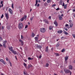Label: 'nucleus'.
<instances>
[{"mask_svg": "<svg viewBox=\"0 0 75 75\" xmlns=\"http://www.w3.org/2000/svg\"><path fill=\"white\" fill-rule=\"evenodd\" d=\"M37 7H39L40 6V4H38L37 5Z\"/></svg>", "mask_w": 75, "mask_h": 75, "instance_id": "nucleus-61", "label": "nucleus"}, {"mask_svg": "<svg viewBox=\"0 0 75 75\" xmlns=\"http://www.w3.org/2000/svg\"><path fill=\"white\" fill-rule=\"evenodd\" d=\"M59 10V8H57L56 9L57 11H58V10Z\"/></svg>", "mask_w": 75, "mask_h": 75, "instance_id": "nucleus-54", "label": "nucleus"}, {"mask_svg": "<svg viewBox=\"0 0 75 75\" xmlns=\"http://www.w3.org/2000/svg\"><path fill=\"white\" fill-rule=\"evenodd\" d=\"M49 20H51V16H49V17L48 18Z\"/></svg>", "mask_w": 75, "mask_h": 75, "instance_id": "nucleus-47", "label": "nucleus"}, {"mask_svg": "<svg viewBox=\"0 0 75 75\" xmlns=\"http://www.w3.org/2000/svg\"><path fill=\"white\" fill-rule=\"evenodd\" d=\"M12 52L15 54V55H16L17 54V52L14 51L13 50L12 51Z\"/></svg>", "mask_w": 75, "mask_h": 75, "instance_id": "nucleus-10", "label": "nucleus"}, {"mask_svg": "<svg viewBox=\"0 0 75 75\" xmlns=\"http://www.w3.org/2000/svg\"><path fill=\"white\" fill-rule=\"evenodd\" d=\"M33 18H34V17H32L31 18H30V20L31 21H32V20H33Z\"/></svg>", "mask_w": 75, "mask_h": 75, "instance_id": "nucleus-45", "label": "nucleus"}, {"mask_svg": "<svg viewBox=\"0 0 75 75\" xmlns=\"http://www.w3.org/2000/svg\"><path fill=\"white\" fill-rule=\"evenodd\" d=\"M1 75H4V74H3V73H1Z\"/></svg>", "mask_w": 75, "mask_h": 75, "instance_id": "nucleus-64", "label": "nucleus"}, {"mask_svg": "<svg viewBox=\"0 0 75 75\" xmlns=\"http://www.w3.org/2000/svg\"><path fill=\"white\" fill-rule=\"evenodd\" d=\"M28 27V25H26L25 27V28H27Z\"/></svg>", "mask_w": 75, "mask_h": 75, "instance_id": "nucleus-53", "label": "nucleus"}, {"mask_svg": "<svg viewBox=\"0 0 75 75\" xmlns=\"http://www.w3.org/2000/svg\"><path fill=\"white\" fill-rule=\"evenodd\" d=\"M24 66L25 67V68H26V67H27V64H26L25 63H23Z\"/></svg>", "mask_w": 75, "mask_h": 75, "instance_id": "nucleus-35", "label": "nucleus"}, {"mask_svg": "<svg viewBox=\"0 0 75 75\" xmlns=\"http://www.w3.org/2000/svg\"><path fill=\"white\" fill-rule=\"evenodd\" d=\"M73 12H75V9H74L73 10Z\"/></svg>", "mask_w": 75, "mask_h": 75, "instance_id": "nucleus-63", "label": "nucleus"}, {"mask_svg": "<svg viewBox=\"0 0 75 75\" xmlns=\"http://www.w3.org/2000/svg\"><path fill=\"white\" fill-rule=\"evenodd\" d=\"M21 39H23V36L22 35H21Z\"/></svg>", "mask_w": 75, "mask_h": 75, "instance_id": "nucleus-55", "label": "nucleus"}, {"mask_svg": "<svg viewBox=\"0 0 75 75\" xmlns=\"http://www.w3.org/2000/svg\"><path fill=\"white\" fill-rule=\"evenodd\" d=\"M13 48H12V47H9V50H10L11 52H12L13 50Z\"/></svg>", "mask_w": 75, "mask_h": 75, "instance_id": "nucleus-16", "label": "nucleus"}, {"mask_svg": "<svg viewBox=\"0 0 75 75\" xmlns=\"http://www.w3.org/2000/svg\"><path fill=\"white\" fill-rule=\"evenodd\" d=\"M23 73H24V75H26V73L25 72H23Z\"/></svg>", "mask_w": 75, "mask_h": 75, "instance_id": "nucleus-62", "label": "nucleus"}, {"mask_svg": "<svg viewBox=\"0 0 75 75\" xmlns=\"http://www.w3.org/2000/svg\"><path fill=\"white\" fill-rule=\"evenodd\" d=\"M9 62L10 64V65L11 66H11H12V64H11V63L10 62V61L9 60Z\"/></svg>", "mask_w": 75, "mask_h": 75, "instance_id": "nucleus-34", "label": "nucleus"}, {"mask_svg": "<svg viewBox=\"0 0 75 75\" xmlns=\"http://www.w3.org/2000/svg\"><path fill=\"white\" fill-rule=\"evenodd\" d=\"M33 58H31L30 57H28V60H33Z\"/></svg>", "mask_w": 75, "mask_h": 75, "instance_id": "nucleus-30", "label": "nucleus"}, {"mask_svg": "<svg viewBox=\"0 0 75 75\" xmlns=\"http://www.w3.org/2000/svg\"><path fill=\"white\" fill-rule=\"evenodd\" d=\"M64 30H66V31H68V29L67 28H64Z\"/></svg>", "mask_w": 75, "mask_h": 75, "instance_id": "nucleus-57", "label": "nucleus"}, {"mask_svg": "<svg viewBox=\"0 0 75 75\" xmlns=\"http://www.w3.org/2000/svg\"><path fill=\"white\" fill-rule=\"evenodd\" d=\"M8 11L10 13L12 14H13V11L11 9H10V8H9V9L8 10Z\"/></svg>", "mask_w": 75, "mask_h": 75, "instance_id": "nucleus-6", "label": "nucleus"}, {"mask_svg": "<svg viewBox=\"0 0 75 75\" xmlns=\"http://www.w3.org/2000/svg\"><path fill=\"white\" fill-rule=\"evenodd\" d=\"M4 60L3 59H0V61L1 62H2V61H3Z\"/></svg>", "mask_w": 75, "mask_h": 75, "instance_id": "nucleus-51", "label": "nucleus"}, {"mask_svg": "<svg viewBox=\"0 0 75 75\" xmlns=\"http://www.w3.org/2000/svg\"><path fill=\"white\" fill-rule=\"evenodd\" d=\"M69 25L70 28H72L73 27V25H74V24L72 23H69Z\"/></svg>", "mask_w": 75, "mask_h": 75, "instance_id": "nucleus-9", "label": "nucleus"}, {"mask_svg": "<svg viewBox=\"0 0 75 75\" xmlns=\"http://www.w3.org/2000/svg\"><path fill=\"white\" fill-rule=\"evenodd\" d=\"M6 61H8V57H6Z\"/></svg>", "mask_w": 75, "mask_h": 75, "instance_id": "nucleus-48", "label": "nucleus"}, {"mask_svg": "<svg viewBox=\"0 0 75 75\" xmlns=\"http://www.w3.org/2000/svg\"><path fill=\"white\" fill-rule=\"evenodd\" d=\"M59 20H62L63 19L62 17L60 15H59Z\"/></svg>", "mask_w": 75, "mask_h": 75, "instance_id": "nucleus-7", "label": "nucleus"}, {"mask_svg": "<svg viewBox=\"0 0 75 75\" xmlns=\"http://www.w3.org/2000/svg\"><path fill=\"white\" fill-rule=\"evenodd\" d=\"M51 0H47V3H50V2H51Z\"/></svg>", "mask_w": 75, "mask_h": 75, "instance_id": "nucleus-28", "label": "nucleus"}, {"mask_svg": "<svg viewBox=\"0 0 75 75\" xmlns=\"http://www.w3.org/2000/svg\"><path fill=\"white\" fill-rule=\"evenodd\" d=\"M67 4H65L64 6V8L65 9L67 8Z\"/></svg>", "mask_w": 75, "mask_h": 75, "instance_id": "nucleus-43", "label": "nucleus"}, {"mask_svg": "<svg viewBox=\"0 0 75 75\" xmlns=\"http://www.w3.org/2000/svg\"><path fill=\"white\" fill-rule=\"evenodd\" d=\"M64 71L66 74H68V73H69L71 75V74H72L71 71L68 69H65L64 70Z\"/></svg>", "mask_w": 75, "mask_h": 75, "instance_id": "nucleus-1", "label": "nucleus"}, {"mask_svg": "<svg viewBox=\"0 0 75 75\" xmlns=\"http://www.w3.org/2000/svg\"><path fill=\"white\" fill-rule=\"evenodd\" d=\"M5 16L6 18V19L8 20V13H5Z\"/></svg>", "mask_w": 75, "mask_h": 75, "instance_id": "nucleus-5", "label": "nucleus"}, {"mask_svg": "<svg viewBox=\"0 0 75 75\" xmlns=\"http://www.w3.org/2000/svg\"><path fill=\"white\" fill-rule=\"evenodd\" d=\"M40 32H41V33H45V28H41L40 30Z\"/></svg>", "mask_w": 75, "mask_h": 75, "instance_id": "nucleus-4", "label": "nucleus"}, {"mask_svg": "<svg viewBox=\"0 0 75 75\" xmlns=\"http://www.w3.org/2000/svg\"><path fill=\"white\" fill-rule=\"evenodd\" d=\"M35 36V34L34 33H32V37H34Z\"/></svg>", "mask_w": 75, "mask_h": 75, "instance_id": "nucleus-26", "label": "nucleus"}, {"mask_svg": "<svg viewBox=\"0 0 75 75\" xmlns=\"http://www.w3.org/2000/svg\"><path fill=\"white\" fill-rule=\"evenodd\" d=\"M3 1H1V4L2 5V7H3Z\"/></svg>", "mask_w": 75, "mask_h": 75, "instance_id": "nucleus-19", "label": "nucleus"}, {"mask_svg": "<svg viewBox=\"0 0 75 75\" xmlns=\"http://www.w3.org/2000/svg\"><path fill=\"white\" fill-rule=\"evenodd\" d=\"M28 68H31V67H33V66H32L31 64H29L28 65Z\"/></svg>", "mask_w": 75, "mask_h": 75, "instance_id": "nucleus-23", "label": "nucleus"}, {"mask_svg": "<svg viewBox=\"0 0 75 75\" xmlns=\"http://www.w3.org/2000/svg\"><path fill=\"white\" fill-rule=\"evenodd\" d=\"M65 27H67V28H69V25L68 24H66L65 25Z\"/></svg>", "mask_w": 75, "mask_h": 75, "instance_id": "nucleus-22", "label": "nucleus"}, {"mask_svg": "<svg viewBox=\"0 0 75 75\" xmlns=\"http://www.w3.org/2000/svg\"><path fill=\"white\" fill-rule=\"evenodd\" d=\"M64 33L65 34V35H69V34L67 32L65 31V30L63 31Z\"/></svg>", "mask_w": 75, "mask_h": 75, "instance_id": "nucleus-11", "label": "nucleus"}, {"mask_svg": "<svg viewBox=\"0 0 75 75\" xmlns=\"http://www.w3.org/2000/svg\"><path fill=\"white\" fill-rule=\"evenodd\" d=\"M69 0H67V3H69Z\"/></svg>", "mask_w": 75, "mask_h": 75, "instance_id": "nucleus-58", "label": "nucleus"}, {"mask_svg": "<svg viewBox=\"0 0 75 75\" xmlns=\"http://www.w3.org/2000/svg\"><path fill=\"white\" fill-rule=\"evenodd\" d=\"M38 38L37 37H35V39L36 41H37V40H38Z\"/></svg>", "mask_w": 75, "mask_h": 75, "instance_id": "nucleus-32", "label": "nucleus"}, {"mask_svg": "<svg viewBox=\"0 0 75 75\" xmlns=\"http://www.w3.org/2000/svg\"><path fill=\"white\" fill-rule=\"evenodd\" d=\"M27 17L26 16H25L24 17L25 20V19H26L27 18Z\"/></svg>", "mask_w": 75, "mask_h": 75, "instance_id": "nucleus-46", "label": "nucleus"}, {"mask_svg": "<svg viewBox=\"0 0 75 75\" xmlns=\"http://www.w3.org/2000/svg\"><path fill=\"white\" fill-rule=\"evenodd\" d=\"M59 44L58 43L56 45V47H59Z\"/></svg>", "mask_w": 75, "mask_h": 75, "instance_id": "nucleus-33", "label": "nucleus"}, {"mask_svg": "<svg viewBox=\"0 0 75 75\" xmlns=\"http://www.w3.org/2000/svg\"><path fill=\"white\" fill-rule=\"evenodd\" d=\"M55 54L56 56H59V54L58 53H55Z\"/></svg>", "mask_w": 75, "mask_h": 75, "instance_id": "nucleus-42", "label": "nucleus"}, {"mask_svg": "<svg viewBox=\"0 0 75 75\" xmlns=\"http://www.w3.org/2000/svg\"><path fill=\"white\" fill-rule=\"evenodd\" d=\"M53 28V26H50L49 27V29L50 30H51Z\"/></svg>", "mask_w": 75, "mask_h": 75, "instance_id": "nucleus-12", "label": "nucleus"}, {"mask_svg": "<svg viewBox=\"0 0 75 75\" xmlns=\"http://www.w3.org/2000/svg\"><path fill=\"white\" fill-rule=\"evenodd\" d=\"M37 48H40H40H41V47L40 46H37Z\"/></svg>", "mask_w": 75, "mask_h": 75, "instance_id": "nucleus-31", "label": "nucleus"}, {"mask_svg": "<svg viewBox=\"0 0 75 75\" xmlns=\"http://www.w3.org/2000/svg\"><path fill=\"white\" fill-rule=\"evenodd\" d=\"M23 23H19L18 26L19 29H21L23 28Z\"/></svg>", "mask_w": 75, "mask_h": 75, "instance_id": "nucleus-2", "label": "nucleus"}, {"mask_svg": "<svg viewBox=\"0 0 75 75\" xmlns=\"http://www.w3.org/2000/svg\"><path fill=\"white\" fill-rule=\"evenodd\" d=\"M56 6V4H54L53 5H52V7H55V6Z\"/></svg>", "mask_w": 75, "mask_h": 75, "instance_id": "nucleus-52", "label": "nucleus"}, {"mask_svg": "<svg viewBox=\"0 0 75 75\" xmlns=\"http://www.w3.org/2000/svg\"><path fill=\"white\" fill-rule=\"evenodd\" d=\"M2 62L3 64H4V65L6 64V62L4 60L3 61H2Z\"/></svg>", "mask_w": 75, "mask_h": 75, "instance_id": "nucleus-40", "label": "nucleus"}, {"mask_svg": "<svg viewBox=\"0 0 75 75\" xmlns=\"http://www.w3.org/2000/svg\"><path fill=\"white\" fill-rule=\"evenodd\" d=\"M41 57H42V56H41V55H40L39 56V58H41Z\"/></svg>", "mask_w": 75, "mask_h": 75, "instance_id": "nucleus-56", "label": "nucleus"}, {"mask_svg": "<svg viewBox=\"0 0 75 75\" xmlns=\"http://www.w3.org/2000/svg\"><path fill=\"white\" fill-rule=\"evenodd\" d=\"M68 59V56H66L65 57V61H67V60Z\"/></svg>", "mask_w": 75, "mask_h": 75, "instance_id": "nucleus-18", "label": "nucleus"}, {"mask_svg": "<svg viewBox=\"0 0 75 75\" xmlns=\"http://www.w3.org/2000/svg\"><path fill=\"white\" fill-rule=\"evenodd\" d=\"M43 21L45 22V23H48V21H47V20H43Z\"/></svg>", "mask_w": 75, "mask_h": 75, "instance_id": "nucleus-20", "label": "nucleus"}, {"mask_svg": "<svg viewBox=\"0 0 75 75\" xmlns=\"http://www.w3.org/2000/svg\"><path fill=\"white\" fill-rule=\"evenodd\" d=\"M3 46L4 47V48H6V45L4 44H3Z\"/></svg>", "mask_w": 75, "mask_h": 75, "instance_id": "nucleus-39", "label": "nucleus"}, {"mask_svg": "<svg viewBox=\"0 0 75 75\" xmlns=\"http://www.w3.org/2000/svg\"><path fill=\"white\" fill-rule=\"evenodd\" d=\"M3 10H5V7H4L3 8Z\"/></svg>", "mask_w": 75, "mask_h": 75, "instance_id": "nucleus-60", "label": "nucleus"}, {"mask_svg": "<svg viewBox=\"0 0 75 75\" xmlns=\"http://www.w3.org/2000/svg\"><path fill=\"white\" fill-rule=\"evenodd\" d=\"M11 7H12V8H14V4H12Z\"/></svg>", "mask_w": 75, "mask_h": 75, "instance_id": "nucleus-37", "label": "nucleus"}, {"mask_svg": "<svg viewBox=\"0 0 75 75\" xmlns=\"http://www.w3.org/2000/svg\"><path fill=\"white\" fill-rule=\"evenodd\" d=\"M54 24H55L56 27H57L58 25V23H57V21H55L54 22Z\"/></svg>", "mask_w": 75, "mask_h": 75, "instance_id": "nucleus-8", "label": "nucleus"}, {"mask_svg": "<svg viewBox=\"0 0 75 75\" xmlns=\"http://www.w3.org/2000/svg\"><path fill=\"white\" fill-rule=\"evenodd\" d=\"M69 69L71 70L72 69V66L71 65H70L69 66Z\"/></svg>", "mask_w": 75, "mask_h": 75, "instance_id": "nucleus-13", "label": "nucleus"}, {"mask_svg": "<svg viewBox=\"0 0 75 75\" xmlns=\"http://www.w3.org/2000/svg\"><path fill=\"white\" fill-rule=\"evenodd\" d=\"M65 49L64 48L62 50L61 52H65Z\"/></svg>", "mask_w": 75, "mask_h": 75, "instance_id": "nucleus-29", "label": "nucleus"}, {"mask_svg": "<svg viewBox=\"0 0 75 75\" xmlns=\"http://www.w3.org/2000/svg\"><path fill=\"white\" fill-rule=\"evenodd\" d=\"M7 28H8V30H10V26H7Z\"/></svg>", "mask_w": 75, "mask_h": 75, "instance_id": "nucleus-27", "label": "nucleus"}, {"mask_svg": "<svg viewBox=\"0 0 75 75\" xmlns=\"http://www.w3.org/2000/svg\"><path fill=\"white\" fill-rule=\"evenodd\" d=\"M19 41L20 42H21V43L22 45H23V41H22V40L20 39V40H19Z\"/></svg>", "mask_w": 75, "mask_h": 75, "instance_id": "nucleus-14", "label": "nucleus"}, {"mask_svg": "<svg viewBox=\"0 0 75 75\" xmlns=\"http://www.w3.org/2000/svg\"><path fill=\"white\" fill-rule=\"evenodd\" d=\"M72 35L73 38H75V34H73Z\"/></svg>", "mask_w": 75, "mask_h": 75, "instance_id": "nucleus-41", "label": "nucleus"}, {"mask_svg": "<svg viewBox=\"0 0 75 75\" xmlns=\"http://www.w3.org/2000/svg\"><path fill=\"white\" fill-rule=\"evenodd\" d=\"M48 46L46 48V50L45 51L46 52H48Z\"/></svg>", "mask_w": 75, "mask_h": 75, "instance_id": "nucleus-17", "label": "nucleus"}, {"mask_svg": "<svg viewBox=\"0 0 75 75\" xmlns=\"http://www.w3.org/2000/svg\"><path fill=\"white\" fill-rule=\"evenodd\" d=\"M58 33H59V34H61L62 33V30H60L57 31Z\"/></svg>", "mask_w": 75, "mask_h": 75, "instance_id": "nucleus-15", "label": "nucleus"}, {"mask_svg": "<svg viewBox=\"0 0 75 75\" xmlns=\"http://www.w3.org/2000/svg\"><path fill=\"white\" fill-rule=\"evenodd\" d=\"M1 47H3V45H1V44H0V50H1Z\"/></svg>", "mask_w": 75, "mask_h": 75, "instance_id": "nucleus-44", "label": "nucleus"}, {"mask_svg": "<svg viewBox=\"0 0 75 75\" xmlns=\"http://www.w3.org/2000/svg\"><path fill=\"white\" fill-rule=\"evenodd\" d=\"M72 21L71 20H70L69 21V23H72Z\"/></svg>", "mask_w": 75, "mask_h": 75, "instance_id": "nucleus-49", "label": "nucleus"}, {"mask_svg": "<svg viewBox=\"0 0 75 75\" xmlns=\"http://www.w3.org/2000/svg\"><path fill=\"white\" fill-rule=\"evenodd\" d=\"M45 6H47V3H45L44 4Z\"/></svg>", "mask_w": 75, "mask_h": 75, "instance_id": "nucleus-59", "label": "nucleus"}, {"mask_svg": "<svg viewBox=\"0 0 75 75\" xmlns=\"http://www.w3.org/2000/svg\"><path fill=\"white\" fill-rule=\"evenodd\" d=\"M2 40H3L2 37H1V36H0V41H2Z\"/></svg>", "mask_w": 75, "mask_h": 75, "instance_id": "nucleus-36", "label": "nucleus"}, {"mask_svg": "<svg viewBox=\"0 0 75 75\" xmlns=\"http://www.w3.org/2000/svg\"><path fill=\"white\" fill-rule=\"evenodd\" d=\"M24 17H23L21 19V21H23V20H24Z\"/></svg>", "mask_w": 75, "mask_h": 75, "instance_id": "nucleus-25", "label": "nucleus"}, {"mask_svg": "<svg viewBox=\"0 0 75 75\" xmlns=\"http://www.w3.org/2000/svg\"><path fill=\"white\" fill-rule=\"evenodd\" d=\"M48 66H49V64L48 63L46 64L45 67H48Z\"/></svg>", "mask_w": 75, "mask_h": 75, "instance_id": "nucleus-38", "label": "nucleus"}, {"mask_svg": "<svg viewBox=\"0 0 75 75\" xmlns=\"http://www.w3.org/2000/svg\"><path fill=\"white\" fill-rule=\"evenodd\" d=\"M6 43H7V41L5 40L3 42V44L6 45Z\"/></svg>", "mask_w": 75, "mask_h": 75, "instance_id": "nucleus-24", "label": "nucleus"}, {"mask_svg": "<svg viewBox=\"0 0 75 75\" xmlns=\"http://www.w3.org/2000/svg\"><path fill=\"white\" fill-rule=\"evenodd\" d=\"M38 3V0H36V4L35 5V6H37Z\"/></svg>", "mask_w": 75, "mask_h": 75, "instance_id": "nucleus-21", "label": "nucleus"}, {"mask_svg": "<svg viewBox=\"0 0 75 75\" xmlns=\"http://www.w3.org/2000/svg\"><path fill=\"white\" fill-rule=\"evenodd\" d=\"M4 15H3V14H2V15H1V18H3V17H4Z\"/></svg>", "mask_w": 75, "mask_h": 75, "instance_id": "nucleus-50", "label": "nucleus"}, {"mask_svg": "<svg viewBox=\"0 0 75 75\" xmlns=\"http://www.w3.org/2000/svg\"><path fill=\"white\" fill-rule=\"evenodd\" d=\"M59 4L60 5H62L63 7H64L65 6V4H64V2L62 1H59Z\"/></svg>", "mask_w": 75, "mask_h": 75, "instance_id": "nucleus-3", "label": "nucleus"}]
</instances>
